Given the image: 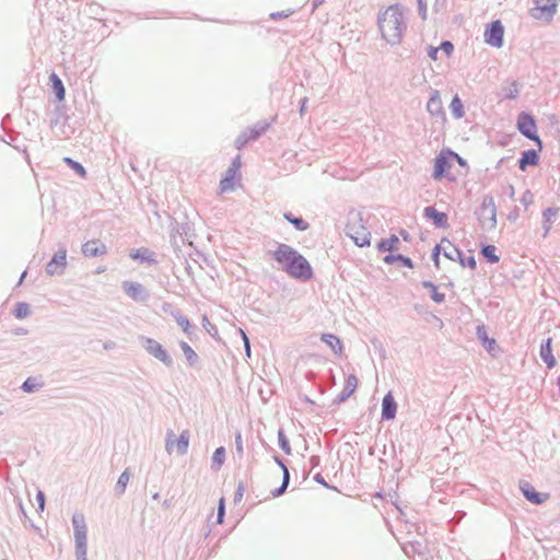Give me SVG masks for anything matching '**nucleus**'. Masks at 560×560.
<instances>
[{"mask_svg":"<svg viewBox=\"0 0 560 560\" xmlns=\"http://www.w3.org/2000/svg\"><path fill=\"white\" fill-rule=\"evenodd\" d=\"M521 202L524 205V206H529L533 203V194L530 192V190H526L522 198H521Z\"/></svg>","mask_w":560,"mask_h":560,"instance_id":"052dcab7","label":"nucleus"},{"mask_svg":"<svg viewBox=\"0 0 560 560\" xmlns=\"http://www.w3.org/2000/svg\"><path fill=\"white\" fill-rule=\"evenodd\" d=\"M273 460H275V462H276V464L281 468V470H282V475H283L282 477H285L287 475H290L289 469H288V467H287V465H285L284 460H283L280 456L275 455V456H273Z\"/></svg>","mask_w":560,"mask_h":560,"instance_id":"6e6d98bb","label":"nucleus"},{"mask_svg":"<svg viewBox=\"0 0 560 560\" xmlns=\"http://www.w3.org/2000/svg\"><path fill=\"white\" fill-rule=\"evenodd\" d=\"M235 448H236V452L240 456L243 455L244 453V448H243V440H242V434L241 432H237L235 434Z\"/></svg>","mask_w":560,"mask_h":560,"instance_id":"13d9d810","label":"nucleus"},{"mask_svg":"<svg viewBox=\"0 0 560 560\" xmlns=\"http://www.w3.org/2000/svg\"><path fill=\"white\" fill-rule=\"evenodd\" d=\"M283 218L300 232L310 228V224L302 217H295L292 212H284Z\"/></svg>","mask_w":560,"mask_h":560,"instance_id":"cd10ccee","label":"nucleus"},{"mask_svg":"<svg viewBox=\"0 0 560 560\" xmlns=\"http://www.w3.org/2000/svg\"><path fill=\"white\" fill-rule=\"evenodd\" d=\"M63 162L72 170L77 175H79L81 178L86 177V170L85 167L78 161H74L71 158H65Z\"/></svg>","mask_w":560,"mask_h":560,"instance_id":"e433bc0d","label":"nucleus"},{"mask_svg":"<svg viewBox=\"0 0 560 560\" xmlns=\"http://www.w3.org/2000/svg\"><path fill=\"white\" fill-rule=\"evenodd\" d=\"M516 126L518 131L527 139L534 141L538 150H542V141L537 135V125L533 115L526 112H522L517 116Z\"/></svg>","mask_w":560,"mask_h":560,"instance_id":"39448f33","label":"nucleus"},{"mask_svg":"<svg viewBox=\"0 0 560 560\" xmlns=\"http://www.w3.org/2000/svg\"><path fill=\"white\" fill-rule=\"evenodd\" d=\"M397 404L390 392H388L382 400V419L393 420L396 417Z\"/></svg>","mask_w":560,"mask_h":560,"instance_id":"a211bd4d","label":"nucleus"},{"mask_svg":"<svg viewBox=\"0 0 560 560\" xmlns=\"http://www.w3.org/2000/svg\"><path fill=\"white\" fill-rule=\"evenodd\" d=\"M314 480L326 488H330V486L326 482V480L319 472L314 476Z\"/></svg>","mask_w":560,"mask_h":560,"instance_id":"e2e57ef3","label":"nucleus"},{"mask_svg":"<svg viewBox=\"0 0 560 560\" xmlns=\"http://www.w3.org/2000/svg\"><path fill=\"white\" fill-rule=\"evenodd\" d=\"M225 460V448L223 446L218 447L212 455V468L219 469Z\"/></svg>","mask_w":560,"mask_h":560,"instance_id":"4c0bfd02","label":"nucleus"},{"mask_svg":"<svg viewBox=\"0 0 560 560\" xmlns=\"http://www.w3.org/2000/svg\"><path fill=\"white\" fill-rule=\"evenodd\" d=\"M551 343H552V338L549 337L542 341V343L540 345V350H539V355H540L541 360L546 363L548 369H552L557 364V361L552 354Z\"/></svg>","mask_w":560,"mask_h":560,"instance_id":"aec40b11","label":"nucleus"},{"mask_svg":"<svg viewBox=\"0 0 560 560\" xmlns=\"http://www.w3.org/2000/svg\"><path fill=\"white\" fill-rule=\"evenodd\" d=\"M278 444H279V447L287 455H291L292 450H291V446H290V442H289L288 438L285 436V433H284L283 429H279L278 430Z\"/></svg>","mask_w":560,"mask_h":560,"instance_id":"a19ab883","label":"nucleus"},{"mask_svg":"<svg viewBox=\"0 0 560 560\" xmlns=\"http://www.w3.org/2000/svg\"><path fill=\"white\" fill-rule=\"evenodd\" d=\"M539 150L529 149L526 151H523L521 154V158L518 160V168L521 171H526L528 166H536L539 164Z\"/></svg>","mask_w":560,"mask_h":560,"instance_id":"6ab92c4d","label":"nucleus"},{"mask_svg":"<svg viewBox=\"0 0 560 560\" xmlns=\"http://www.w3.org/2000/svg\"><path fill=\"white\" fill-rule=\"evenodd\" d=\"M450 108L454 118L460 119L465 116L464 105L457 94L452 98Z\"/></svg>","mask_w":560,"mask_h":560,"instance_id":"473e14b6","label":"nucleus"},{"mask_svg":"<svg viewBox=\"0 0 560 560\" xmlns=\"http://www.w3.org/2000/svg\"><path fill=\"white\" fill-rule=\"evenodd\" d=\"M422 287L430 290L431 299L436 303H443L445 301V294L438 291L436 285L430 281H422Z\"/></svg>","mask_w":560,"mask_h":560,"instance_id":"72a5a7b5","label":"nucleus"},{"mask_svg":"<svg viewBox=\"0 0 560 560\" xmlns=\"http://www.w3.org/2000/svg\"><path fill=\"white\" fill-rule=\"evenodd\" d=\"M320 340L325 342L335 354L341 355L342 354V342L340 338L334 334H322Z\"/></svg>","mask_w":560,"mask_h":560,"instance_id":"4be33fe9","label":"nucleus"},{"mask_svg":"<svg viewBox=\"0 0 560 560\" xmlns=\"http://www.w3.org/2000/svg\"><path fill=\"white\" fill-rule=\"evenodd\" d=\"M233 179L231 176H224L220 182V188L222 191L233 188Z\"/></svg>","mask_w":560,"mask_h":560,"instance_id":"5fc2aeb1","label":"nucleus"},{"mask_svg":"<svg viewBox=\"0 0 560 560\" xmlns=\"http://www.w3.org/2000/svg\"><path fill=\"white\" fill-rule=\"evenodd\" d=\"M345 233L359 247L370 245L371 232L363 224V215L360 211L352 209L348 212Z\"/></svg>","mask_w":560,"mask_h":560,"instance_id":"7ed1b4c3","label":"nucleus"},{"mask_svg":"<svg viewBox=\"0 0 560 560\" xmlns=\"http://www.w3.org/2000/svg\"><path fill=\"white\" fill-rule=\"evenodd\" d=\"M306 103H307V97H303V98L300 101V114H301V116L305 113V109H306Z\"/></svg>","mask_w":560,"mask_h":560,"instance_id":"774afa93","label":"nucleus"},{"mask_svg":"<svg viewBox=\"0 0 560 560\" xmlns=\"http://www.w3.org/2000/svg\"><path fill=\"white\" fill-rule=\"evenodd\" d=\"M476 334H477L478 339L481 340L482 346L488 351H491L494 348V346L497 345L495 339L488 337L485 325L477 326Z\"/></svg>","mask_w":560,"mask_h":560,"instance_id":"c85d7f7f","label":"nucleus"},{"mask_svg":"<svg viewBox=\"0 0 560 560\" xmlns=\"http://www.w3.org/2000/svg\"><path fill=\"white\" fill-rule=\"evenodd\" d=\"M241 167V161H240V155H237L232 164L229 166V168L226 170L225 172V175L226 176H231L232 178H234V176L236 175V173L238 172Z\"/></svg>","mask_w":560,"mask_h":560,"instance_id":"09e8293b","label":"nucleus"},{"mask_svg":"<svg viewBox=\"0 0 560 560\" xmlns=\"http://www.w3.org/2000/svg\"><path fill=\"white\" fill-rule=\"evenodd\" d=\"M179 347L186 358L187 364L189 366H195L199 362V355L196 353V351L186 342V341H179Z\"/></svg>","mask_w":560,"mask_h":560,"instance_id":"a878e982","label":"nucleus"},{"mask_svg":"<svg viewBox=\"0 0 560 560\" xmlns=\"http://www.w3.org/2000/svg\"><path fill=\"white\" fill-rule=\"evenodd\" d=\"M42 385L36 382V378L34 377H27L23 384L21 385V389L24 393H33Z\"/></svg>","mask_w":560,"mask_h":560,"instance_id":"79ce46f5","label":"nucleus"},{"mask_svg":"<svg viewBox=\"0 0 560 560\" xmlns=\"http://www.w3.org/2000/svg\"><path fill=\"white\" fill-rule=\"evenodd\" d=\"M129 479H130V474H129L128 469H126L124 472H121V475L119 476V478L117 480V483L115 487V491L117 494L120 495L125 492Z\"/></svg>","mask_w":560,"mask_h":560,"instance_id":"ea45409f","label":"nucleus"},{"mask_svg":"<svg viewBox=\"0 0 560 560\" xmlns=\"http://www.w3.org/2000/svg\"><path fill=\"white\" fill-rule=\"evenodd\" d=\"M427 110L433 117L445 118V112L438 90L431 92L430 98L427 103Z\"/></svg>","mask_w":560,"mask_h":560,"instance_id":"dca6fc26","label":"nucleus"},{"mask_svg":"<svg viewBox=\"0 0 560 560\" xmlns=\"http://www.w3.org/2000/svg\"><path fill=\"white\" fill-rule=\"evenodd\" d=\"M12 314L18 319H23L31 314V306L26 302H18Z\"/></svg>","mask_w":560,"mask_h":560,"instance_id":"f704fd0d","label":"nucleus"},{"mask_svg":"<svg viewBox=\"0 0 560 560\" xmlns=\"http://www.w3.org/2000/svg\"><path fill=\"white\" fill-rule=\"evenodd\" d=\"M377 25L381 35L392 46L401 43L407 24L402 9L399 4H392L377 15Z\"/></svg>","mask_w":560,"mask_h":560,"instance_id":"f03ea898","label":"nucleus"},{"mask_svg":"<svg viewBox=\"0 0 560 560\" xmlns=\"http://www.w3.org/2000/svg\"><path fill=\"white\" fill-rule=\"evenodd\" d=\"M143 347L153 358L162 362L166 368H173L174 360L162 343L152 338H143Z\"/></svg>","mask_w":560,"mask_h":560,"instance_id":"0eeeda50","label":"nucleus"},{"mask_svg":"<svg viewBox=\"0 0 560 560\" xmlns=\"http://www.w3.org/2000/svg\"><path fill=\"white\" fill-rule=\"evenodd\" d=\"M401 262L402 266L407 268H413V261L401 254H388L384 257V262L392 265L394 262Z\"/></svg>","mask_w":560,"mask_h":560,"instance_id":"7c9ffc66","label":"nucleus"},{"mask_svg":"<svg viewBox=\"0 0 560 560\" xmlns=\"http://www.w3.org/2000/svg\"><path fill=\"white\" fill-rule=\"evenodd\" d=\"M250 141L253 140L252 138H249V135H247V131L245 130L242 133H240L235 139V147L236 149L241 150Z\"/></svg>","mask_w":560,"mask_h":560,"instance_id":"49530a36","label":"nucleus"},{"mask_svg":"<svg viewBox=\"0 0 560 560\" xmlns=\"http://www.w3.org/2000/svg\"><path fill=\"white\" fill-rule=\"evenodd\" d=\"M358 377L354 374H349L346 377L345 386L341 393L334 399V404L345 402L357 389L358 387Z\"/></svg>","mask_w":560,"mask_h":560,"instance_id":"2eb2a0df","label":"nucleus"},{"mask_svg":"<svg viewBox=\"0 0 560 560\" xmlns=\"http://www.w3.org/2000/svg\"><path fill=\"white\" fill-rule=\"evenodd\" d=\"M505 91V97L509 100H515L518 97L520 89L516 81H513L509 89H504Z\"/></svg>","mask_w":560,"mask_h":560,"instance_id":"de8ad7c7","label":"nucleus"},{"mask_svg":"<svg viewBox=\"0 0 560 560\" xmlns=\"http://www.w3.org/2000/svg\"><path fill=\"white\" fill-rule=\"evenodd\" d=\"M559 213V208L549 207L542 211V237H547L552 226V218L557 217Z\"/></svg>","mask_w":560,"mask_h":560,"instance_id":"412c9836","label":"nucleus"},{"mask_svg":"<svg viewBox=\"0 0 560 560\" xmlns=\"http://www.w3.org/2000/svg\"><path fill=\"white\" fill-rule=\"evenodd\" d=\"M172 316L187 336L190 337L195 332V326L179 311L172 312Z\"/></svg>","mask_w":560,"mask_h":560,"instance_id":"b1692460","label":"nucleus"},{"mask_svg":"<svg viewBox=\"0 0 560 560\" xmlns=\"http://www.w3.org/2000/svg\"><path fill=\"white\" fill-rule=\"evenodd\" d=\"M49 81L51 83V89L55 93L57 101L62 102L66 97V89L62 80L59 78L57 73L52 72L49 75Z\"/></svg>","mask_w":560,"mask_h":560,"instance_id":"5701e85b","label":"nucleus"},{"mask_svg":"<svg viewBox=\"0 0 560 560\" xmlns=\"http://www.w3.org/2000/svg\"><path fill=\"white\" fill-rule=\"evenodd\" d=\"M287 16H289V14L283 12V11H281V12H273V13L270 14V18L272 20H277V19H281V18H287Z\"/></svg>","mask_w":560,"mask_h":560,"instance_id":"338daca9","label":"nucleus"},{"mask_svg":"<svg viewBox=\"0 0 560 560\" xmlns=\"http://www.w3.org/2000/svg\"><path fill=\"white\" fill-rule=\"evenodd\" d=\"M535 8L530 10L534 19L551 21L557 12L559 0H534Z\"/></svg>","mask_w":560,"mask_h":560,"instance_id":"1a4fd4ad","label":"nucleus"},{"mask_svg":"<svg viewBox=\"0 0 560 560\" xmlns=\"http://www.w3.org/2000/svg\"><path fill=\"white\" fill-rule=\"evenodd\" d=\"M74 532V556L75 560H88V528L84 516L74 514L72 516Z\"/></svg>","mask_w":560,"mask_h":560,"instance_id":"20e7f679","label":"nucleus"},{"mask_svg":"<svg viewBox=\"0 0 560 560\" xmlns=\"http://www.w3.org/2000/svg\"><path fill=\"white\" fill-rule=\"evenodd\" d=\"M270 125L271 122L267 120H259L253 127L246 129L247 135L255 141L269 129Z\"/></svg>","mask_w":560,"mask_h":560,"instance_id":"393cba45","label":"nucleus"},{"mask_svg":"<svg viewBox=\"0 0 560 560\" xmlns=\"http://www.w3.org/2000/svg\"><path fill=\"white\" fill-rule=\"evenodd\" d=\"M202 326L206 331L214 339H219V332L215 325L211 324L207 315L202 316Z\"/></svg>","mask_w":560,"mask_h":560,"instance_id":"37998d69","label":"nucleus"},{"mask_svg":"<svg viewBox=\"0 0 560 560\" xmlns=\"http://www.w3.org/2000/svg\"><path fill=\"white\" fill-rule=\"evenodd\" d=\"M447 243V246H443V255L452 260L458 261L462 267H467L469 269H476V259L475 256L470 253L468 256H465L462 249L453 245L447 240H442V244Z\"/></svg>","mask_w":560,"mask_h":560,"instance_id":"423d86ee","label":"nucleus"},{"mask_svg":"<svg viewBox=\"0 0 560 560\" xmlns=\"http://www.w3.org/2000/svg\"><path fill=\"white\" fill-rule=\"evenodd\" d=\"M224 515H225V501H224V498H221L219 500V504H218V513H217V523L218 524L223 523Z\"/></svg>","mask_w":560,"mask_h":560,"instance_id":"8fccbe9b","label":"nucleus"},{"mask_svg":"<svg viewBox=\"0 0 560 560\" xmlns=\"http://www.w3.org/2000/svg\"><path fill=\"white\" fill-rule=\"evenodd\" d=\"M443 246H444V244H442V243L438 244V245H435V247L432 250V260L436 268H439V266H440V254H441V250H443Z\"/></svg>","mask_w":560,"mask_h":560,"instance_id":"3c124183","label":"nucleus"},{"mask_svg":"<svg viewBox=\"0 0 560 560\" xmlns=\"http://www.w3.org/2000/svg\"><path fill=\"white\" fill-rule=\"evenodd\" d=\"M36 502H37V511L43 512L45 510L46 497L42 490H38L36 493Z\"/></svg>","mask_w":560,"mask_h":560,"instance_id":"603ef678","label":"nucleus"},{"mask_svg":"<svg viewBox=\"0 0 560 560\" xmlns=\"http://www.w3.org/2000/svg\"><path fill=\"white\" fill-rule=\"evenodd\" d=\"M439 48L443 50L446 54V56H450L454 50V45L450 40H443Z\"/></svg>","mask_w":560,"mask_h":560,"instance_id":"4d7b16f0","label":"nucleus"},{"mask_svg":"<svg viewBox=\"0 0 560 560\" xmlns=\"http://www.w3.org/2000/svg\"><path fill=\"white\" fill-rule=\"evenodd\" d=\"M310 464H311L312 468H315V467L319 466L320 457L318 455L311 456Z\"/></svg>","mask_w":560,"mask_h":560,"instance_id":"0e129e2a","label":"nucleus"},{"mask_svg":"<svg viewBox=\"0 0 560 560\" xmlns=\"http://www.w3.org/2000/svg\"><path fill=\"white\" fill-rule=\"evenodd\" d=\"M439 50H440V48H438V47L429 46V48H428V56L432 60H436L438 59Z\"/></svg>","mask_w":560,"mask_h":560,"instance_id":"680f3d73","label":"nucleus"},{"mask_svg":"<svg viewBox=\"0 0 560 560\" xmlns=\"http://www.w3.org/2000/svg\"><path fill=\"white\" fill-rule=\"evenodd\" d=\"M325 0H308L312 11H315L319 5L324 3Z\"/></svg>","mask_w":560,"mask_h":560,"instance_id":"69168bd1","label":"nucleus"},{"mask_svg":"<svg viewBox=\"0 0 560 560\" xmlns=\"http://www.w3.org/2000/svg\"><path fill=\"white\" fill-rule=\"evenodd\" d=\"M245 492V486L243 481H240L234 492V503H240Z\"/></svg>","mask_w":560,"mask_h":560,"instance_id":"864d4df0","label":"nucleus"},{"mask_svg":"<svg viewBox=\"0 0 560 560\" xmlns=\"http://www.w3.org/2000/svg\"><path fill=\"white\" fill-rule=\"evenodd\" d=\"M495 246L494 245H482L480 249V254L482 257L490 264H497L500 260V257L495 254Z\"/></svg>","mask_w":560,"mask_h":560,"instance_id":"2f4dec72","label":"nucleus"},{"mask_svg":"<svg viewBox=\"0 0 560 560\" xmlns=\"http://www.w3.org/2000/svg\"><path fill=\"white\" fill-rule=\"evenodd\" d=\"M399 238L393 234L388 238H383L377 244L380 252H390V254L398 249Z\"/></svg>","mask_w":560,"mask_h":560,"instance_id":"bb28decb","label":"nucleus"},{"mask_svg":"<svg viewBox=\"0 0 560 560\" xmlns=\"http://www.w3.org/2000/svg\"><path fill=\"white\" fill-rule=\"evenodd\" d=\"M172 436H174L173 431L168 432V434H167V439H166L167 452H171V447L175 444L176 448H177V453L179 455L187 454L188 446H189V436H190L189 431L188 430L182 431L179 436L175 441L171 440Z\"/></svg>","mask_w":560,"mask_h":560,"instance_id":"ddd939ff","label":"nucleus"},{"mask_svg":"<svg viewBox=\"0 0 560 560\" xmlns=\"http://www.w3.org/2000/svg\"><path fill=\"white\" fill-rule=\"evenodd\" d=\"M289 482H290V475H287L285 477H282L281 486L276 488L275 490H272L271 491V495L273 498H278V497L282 495L287 491Z\"/></svg>","mask_w":560,"mask_h":560,"instance_id":"a18cd8bd","label":"nucleus"},{"mask_svg":"<svg viewBox=\"0 0 560 560\" xmlns=\"http://www.w3.org/2000/svg\"><path fill=\"white\" fill-rule=\"evenodd\" d=\"M67 268V248L60 244L58 250L54 254L51 259L47 262L45 271L48 276H61Z\"/></svg>","mask_w":560,"mask_h":560,"instance_id":"6e6552de","label":"nucleus"},{"mask_svg":"<svg viewBox=\"0 0 560 560\" xmlns=\"http://www.w3.org/2000/svg\"><path fill=\"white\" fill-rule=\"evenodd\" d=\"M504 26L500 20L492 21L486 26L485 42L495 48L503 46Z\"/></svg>","mask_w":560,"mask_h":560,"instance_id":"9d476101","label":"nucleus"},{"mask_svg":"<svg viewBox=\"0 0 560 560\" xmlns=\"http://www.w3.org/2000/svg\"><path fill=\"white\" fill-rule=\"evenodd\" d=\"M126 293L135 301L140 300V284L136 282H124Z\"/></svg>","mask_w":560,"mask_h":560,"instance_id":"58836bf2","label":"nucleus"},{"mask_svg":"<svg viewBox=\"0 0 560 560\" xmlns=\"http://www.w3.org/2000/svg\"><path fill=\"white\" fill-rule=\"evenodd\" d=\"M424 217L432 220L436 228L446 229L448 228V219L445 212H440L434 206L424 208Z\"/></svg>","mask_w":560,"mask_h":560,"instance_id":"f3484780","label":"nucleus"},{"mask_svg":"<svg viewBox=\"0 0 560 560\" xmlns=\"http://www.w3.org/2000/svg\"><path fill=\"white\" fill-rule=\"evenodd\" d=\"M520 489L524 498L533 504H542L550 498V493L536 491V489L527 481H522L520 483Z\"/></svg>","mask_w":560,"mask_h":560,"instance_id":"f8f14e48","label":"nucleus"},{"mask_svg":"<svg viewBox=\"0 0 560 560\" xmlns=\"http://www.w3.org/2000/svg\"><path fill=\"white\" fill-rule=\"evenodd\" d=\"M481 208L483 211H487L489 209L490 219L492 221V226H494L497 223V219H495L497 209H495L493 198L489 197V196L485 197L482 200V203H481Z\"/></svg>","mask_w":560,"mask_h":560,"instance_id":"c9c22d12","label":"nucleus"},{"mask_svg":"<svg viewBox=\"0 0 560 560\" xmlns=\"http://www.w3.org/2000/svg\"><path fill=\"white\" fill-rule=\"evenodd\" d=\"M173 231H175L180 240L185 243L192 244L191 237H192V228L189 223L185 224H178L176 223V226L173 228Z\"/></svg>","mask_w":560,"mask_h":560,"instance_id":"c756f323","label":"nucleus"},{"mask_svg":"<svg viewBox=\"0 0 560 560\" xmlns=\"http://www.w3.org/2000/svg\"><path fill=\"white\" fill-rule=\"evenodd\" d=\"M268 255L278 264V269L284 271L289 277L310 281L314 277V271L308 260L294 247L277 243L275 250H269Z\"/></svg>","mask_w":560,"mask_h":560,"instance_id":"f257e3e1","label":"nucleus"},{"mask_svg":"<svg viewBox=\"0 0 560 560\" xmlns=\"http://www.w3.org/2000/svg\"><path fill=\"white\" fill-rule=\"evenodd\" d=\"M451 153H452V151L448 149L441 150V152L435 156L434 170L432 173L433 179L440 180L443 177L447 176V174L452 167V163L450 162Z\"/></svg>","mask_w":560,"mask_h":560,"instance_id":"9b49d317","label":"nucleus"},{"mask_svg":"<svg viewBox=\"0 0 560 560\" xmlns=\"http://www.w3.org/2000/svg\"><path fill=\"white\" fill-rule=\"evenodd\" d=\"M81 252L85 257H100L107 253V246L101 240H90L82 245Z\"/></svg>","mask_w":560,"mask_h":560,"instance_id":"4468645a","label":"nucleus"},{"mask_svg":"<svg viewBox=\"0 0 560 560\" xmlns=\"http://www.w3.org/2000/svg\"><path fill=\"white\" fill-rule=\"evenodd\" d=\"M147 264L148 266H152L158 264L156 255L154 252L142 247V265Z\"/></svg>","mask_w":560,"mask_h":560,"instance_id":"c03bdc74","label":"nucleus"},{"mask_svg":"<svg viewBox=\"0 0 560 560\" xmlns=\"http://www.w3.org/2000/svg\"><path fill=\"white\" fill-rule=\"evenodd\" d=\"M419 15L424 20L427 18V3L425 0H417Z\"/></svg>","mask_w":560,"mask_h":560,"instance_id":"bf43d9fd","label":"nucleus"}]
</instances>
